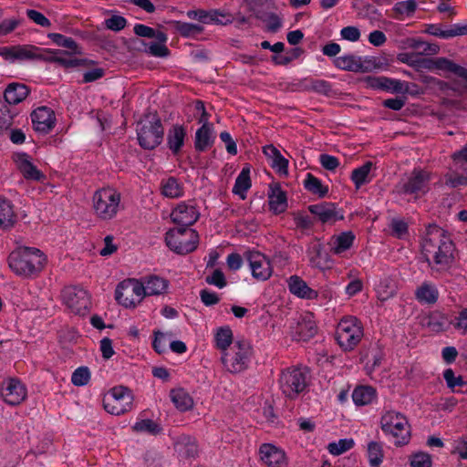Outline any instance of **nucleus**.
Instances as JSON below:
<instances>
[{"instance_id": "obj_4", "label": "nucleus", "mask_w": 467, "mask_h": 467, "mask_svg": "<svg viewBox=\"0 0 467 467\" xmlns=\"http://www.w3.org/2000/svg\"><path fill=\"white\" fill-rule=\"evenodd\" d=\"M363 336L362 323L354 316L343 317L336 327L335 339L344 352L354 350Z\"/></svg>"}, {"instance_id": "obj_60", "label": "nucleus", "mask_w": 467, "mask_h": 467, "mask_svg": "<svg viewBox=\"0 0 467 467\" xmlns=\"http://www.w3.org/2000/svg\"><path fill=\"white\" fill-rule=\"evenodd\" d=\"M367 88L375 90H385L386 82H389V78L385 76H367L363 79Z\"/></svg>"}, {"instance_id": "obj_52", "label": "nucleus", "mask_w": 467, "mask_h": 467, "mask_svg": "<svg viewBox=\"0 0 467 467\" xmlns=\"http://www.w3.org/2000/svg\"><path fill=\"white\" fill-rule=\"evenodd\" d=\"M16 114L5 102L0 99V133L12 126Z\"/></svg>"}, {"instance_id": "obj_7", "label": "nucleus", "mask_w": 467, "mask_h": 467, "mask_svg": "<svg viewBox=\"0 0 467 467\" xmlns=\"http://www.w3.org/2000/svg\"><path fill=\"white\" fill-rule=\"evenodd\" d=\"M120 193L113 188H102L93 195V207L97 216L102 220L114 218L120 204Z\"/></svg>"}, {"instance_id": "obj_41", "label": "nucleus", "mask_w": 467, "mask_h": 467, "mask_svg": "<svg viewBox=\"0 0 467 467\" xmlns=\"http://www.w3.org/2000/svg\"><path fill=\"white\" fill-rule=\"evenodd\" d=\"M168 24L183 37H194L203 31V27L197 24L171 20Z\"/></svg>"}, {"instance_id": "obj_3", "label": "nucleus", "mask_w": 467, "mask_h": 467, "mask_svg": "<svg viewBox=\"0 0 467 467\" xmlns=\"http://www.w3.org/2000/svg\"><path fill=\"white\" fill-rule=\"evenodd\" d=\"M310 382L307 367L292 366L282 370L278 383L282 393L289 400H296L304 393Z\"/></svg>"}, {"instance_id": "obj_51", "label": "nucleus", "mask_w": 467, "mask_h": 467, "mask_svg": "<svg viewBox=\"0 0 467 467\" xmlns=\"http://www.w3.org/2000/svg\"><path fill=\"white\" fill-rule=\"evenodd\" d=\"M132 429L137 432H145L151 435H158L162 431L160 424L150 419H145L137 421Z\"/></svg>"}, {"instance_id": "obj_5", "label": "nucleus", "mask_w": 467, "mask_h": 467, "mask_svg": "<svg viewBox=\"0 0 467 467\" xmlns=\"http://www.w3.org/2000/svg\"><path fill=\"white\" fill-rule=\"evenodd\" d=\"M380 428L388 437L393 438L396 446H403L409 443L410 439V428L407 418L400 412L386 410L380 417Z\"/></svg>"}, {"instance_id": "obj_59", "label": "nucleus", "mask_w": 467, "mask_h": 467, "mask_svg": "<svg viewBox=\"0 0 467 467\" xmlns=\"http://www.w3.org/2000/svg\"><path fill=\"white\" fill-rule=\"evenodd\" d=\"M205 282L213 285L219 289H223L227 285V281L223 272L217 268L213 271V273L205 277Z\"/></svg>"}, {"instance_id": "obj_30", "label": "nucleus", "mask_w": 467, "mask_h": 467, "mask_svg": "<svg viewBox=\"0 0 467 467\" xmlns=\"http://www.w3.org/2000/svg\"><path fill=\"white\" fill-rule=\"evenodd\" d=\"M334 66L345 71L351 72H367L368 67H365L361 61V57L354 55H346L337 57L334 60Z\"/></svg>"}, {"instance_id": "obj_24", "label": "nucleus", "mask_w": 467, "mask_h": 467, "mask_svg": "<svg viewBox=\"0 0 467 467\" xmlns=\"http://www.w3.org/2000/svg\"><path fill=\"white\" fill-rule=\"evenodd\" d=\"M16 221L17 215L13 202L9 199L0 196V230L9 231L15 226Z\"/></svg>"}, {"instance_id": "obj_48", "label": "nucleus", "mask_w": 467, "mask_h": 467, "mask_svg": "<svg viewBox=\"0 0 467 467\" xmlns=\"http://www.w3.org/2000/svg\"><path fill=\"white\" fill-rule=\"evenodd\" d=\"M443 183L450 189H456L467 186V176H463L457 171L450 169L448 172L443 175Z\"/></svg>"}, {"instance_id": "obj_11", "label": "nucleus", "mask_w": 467, "mask_h": 467, "mask_svg": "<svg viewBox=\"0 0 467 467\" xmlns=\"http://www.w3.org/2000/svg\"><path fill=\"white\" fill-rule=\"evenodd\" d=\"M0 394L5 404L16 407L27 398V388L20 379L9 377L3 381Z\"/></svg>"}, {"instance_id": "obj_53", "label": "nucleus", "mask_w": 467, "mask_h": 467, "mask_svg": "<svg viewBox=\"0 0 467 467\" xmlns=\"http://www.w3.org/2000/svg\"><path fill=\"white\" fill-rule=\"evenodd\" d=\"M233 22V16L224 11L220 9L208 10L207 25H227Z\"/></svg>"}, {"instance_id": "obj_57", "label": "nucleus", "mask_w": 467, "mask_h": 467, "mask_svg": "<svg viewBox=\"0 0 467 467\" xmlns=\"http://www.w3.org/2000/svg\"><path fill=\"white\" fill-rule=\"evenodd\" d=\"M410 464L411 467H431V456L424 451H418L410 457Z\"/></svg>"}, {"instance_id": "obj_12", "label": "nucleus", "mask_w": 467, "mask_h": 467, "mask_svg": "<svg viewBox=\"0 0 467 467\" xmlns=\"http://www.w3.org/2000/svg\"><path fill=\"white\" fill-rule=\"evenodd\" d=\"M431 177L429 172L421 169H414L405 182L399 184V192L420 196L428 192Z\"/></svg>"}, {"instance_id": "obj_43", "label": "nucleus", "mask_w": 467, "mask_h": 467, "mask_svg": "<svg viewBox=\"0 0 467 467\" xmlns=\"http://www.w3.org/2000/svg\"><path fill=\"white\" fill-rule=\"evenodd\" d=\"M19 169L26 180L40 181L42 172L29 160L27 154L19 157Z\"/></svg>"}, {"instance_id": "obj_47", "label": "nucleus", "mask_w": 467, "mask_h": 467, "mask_svg": "<svg viewBox=\"0 0 467 467\" xmlns=\"http://www.w3.org/2000/svg\"><path fill=\"white\" fill-rule=\"evenodd\" d=\"M442 377L446 382L447 388L452 392H460V389L467 386V381L461 375L456 376L452 368H449L443 370Z\"/></svg>"}, {"instance_id": "obj_39", "label": "nucleus", "mask_w": 467, "mask_h": 467, "mask_svg": "<svg viewBox=\"0 0 467 467\" xmlns=\"http://www.w3.org/2000/svg\"><path fill=\"white\" fill-rule=\"evenodd\" d=\"M176 450L185 458H194L198 454V445L195 438L182 435L176 442Z\"/></svg>"}, {"instance_id": "obj_6", "label": "nucleus", "mask_w": 467, "mask_h": 467, "mask_svg": "<svg viewBox=\"0 0 467 467\" xmlns=\"http://www.w3.org/2000/svg\"><path fill=\"white\" fill-rule=\"evenodd\" d=\"M164 136V129L161 119L155 113L150 119L140 123L137 129L139 145L143 150H154L161 144Z\"/></svg>"}, {"instance_id": "obj_22", "label": "nucleus", "mask_w": 467, "mask_h": 467, "mask_svg": "<svg viewBox=\"0 0 467 467\" xmlns=\"http://www.w3.org/2000/svg\"><path fill=\"white\" fill-rule=\"evenodd\" d=\"M306 255L312 267L324 270L328 268L329 255L325 252L324 245L319 240L309 243Z\"/></svg>"}, {"instance_id": "obj_46", "label": "nucleus", "mask_w": 467, "mask_h": 467, "mask_svg": "<svg viewBox=\"0 0 467 467\" xmlns=\"http://www.w3.org/2000/svg\"><path fill=\"white\" fill-rule=\"evenodd\" d=\"M215 346L223 352L226 351L233 343V331L229 326L217 328L214 335Z\"/></svg>"}, {"instance_id": "obj_58", "label": "nucleus", "mask_w": 467, "mask_h": 467, "mask_svg": "<svg viewBox=\"0 0 467 467\" xmlns=\"http://www.w3.org/2000/svg\"><path fill=\"white\" fill-rule=\"evenodd\" d=\"M126 281L130 282V290L131 293L136 299L137 303H140V301L148 296V293L146 292V285L143 280V277L140 279V281L136 279H127Z\"/></svg>"}, {"instance_id": "obj_20", "label": "nucleus", "mask_w": 467, "mask_h": 467, "mask_svg": "<svg viewBox=\"0 0 467 467\" xmlns=\"http://www.w3.org/2000/svg\"><path fill=\"white\" fill-rule=\"evenodd\" d=\"M259 454L261 461L267 467H284L286 464L285 451L271 443L262 444Z\"/></svg>"}, {"instance_id": "obj_61", "label": "nucleus", "mask_w": 467, "mask_h": 467, "mask_svg": "<svg viewBox=\"0 0 467 467\" xmlns=\"http://www.w3.org/2000/svg\"><path fill=\"white\" fill-rule=\"evenodd\" d=\"M417 8V3L415 0H405L395 4L393 11L399 15H412Z\"/></svg>"}, {"instance_id": "obj_8", "label": "nucleus", "mask_w": 467, "mask_h": 467, "mask_svg": "<svg viewBox=\"0 0 467 467\" xmlns=\"http://www.w3.org/2000/svg\"><path fill=\"white\" fill-rule=\"evenodd\" d=\"M134 396L128 387L119 385L111 388L103 399L105 410L112 415H121L133 408Z\"/></svg>"}, {"instance_id": "obj_63", "label": "nucleus", "mask_w": 467, "mask_h": 467, "mask_svg": "<svg viewBox=\"0 0 467 467\" xmlns=\"http://www.w3.org/2000/svg\"><path fill=\"white\" fill-rule=\"evenodd\" d=\"M200 299L205 306H213L220 302L219 295L207 288L202 289L199 293Z\"/></svg>"}, {"instance_id": "obj_9", "label": "nucleus", "mask_w": 467, "mask_h": 467, "mask_svg": "<svg viewBox=\"0 0 467 467\" xmlns=\"http://www.w3.org/2000/svg\"><path fill=\"white\" fill-rule=\"evenodd\" d=\"M251 356L250 344L245 340L236 341L234 346L222 353V363L231 373H238L248 367Z\"/></svg>"}, {"instance_id": "obj_2", "label": "nucleus", "mask_w": 467, "mask_h": 467, "mask_svg": "<svg viewBox=\"0 0 467 467\" xmlns=\"http://www.w3.org/2000/svg\"><path fill=\"white\" fill-rule=\"evenodd\" d=\"M47 258L38 248L20 246L10 253L8 265L22 278L33 279L43 271Z\"/></svg>"}, {"instance_id": "obj_55", "label": "nucleus", "mask_w": 467, "mask_h": 467, "mask_svg": "<svg viewBox=\"0 0 467 467\" xmlns=\"http://www.w3.org/2000/svg\"><path fill=\"white\" fill-rule=\"evenodd\" d=\"M389 228L391 234L399 239H403L409 234L408 223L403 219L393 218L390 221Z\"/></svg>"}, {"instance_id": "obj_49", "label": "nucleus", "mask_w": 467, "mask_h": 467, "mask_svg": "<svg viewBox=\"0 0 467 467\" xmlns=\"http://www.w3.org/2000/svg\"><path fill=\"white\" fill-rule=\"evenodd\" d=\"M47 36L55 45L67 48L74 53H79L78 43L72 37L59 33H49Z\"/></svg>"}, {"instance_id": "obj_62", "label": "nucleus", "mask_w": 467, "mask_h": 467, "mask_svg": "<svg viewBox=\"0 0 467 467\" xmlns=\"http://www.w3.org/2000/svg\"><path fill=\"white\" fill-rule=\"evenodd\" d=\"M127 25V19L124 16L114 15L105 20V26L108 29L114 32L122 30Z\"/></svg>"}, {"instance_id": "obj_23", "label": "nucleus", "mask_w": 467, "mask_h": 467, "mask_svg": "<svg viewBox=\"0 0 467 467\" xmlns=\"http://www.w3.org/2000/svg\"><path fill=\"white\" fill-rule=\"evenodd\" d=\"M289 292L301 299L314 300L318 297V292L312 289L300 276L294 275L287 279Z\"/></svg>"}, {"instance_id": "obj_15", "label": "nucleus", "mask_w": 467, "mask_h": 467, "mask_svg": "<svg viewBox=\"0 0 467 467\" xmlns=\"http://www.w3.org/2000/svg\"><path fill=\"white\" fill-rule=\"evenodd\" d=\"M174 234H166L165 242L167 246L179 254H190L196 250L199 243V234L195 230H190L189 235L184 237H174Z\"/></svg>"}, {"instance_id": "obj_64", "label": "nucleus", "mask_w": 467, "mask_h": 467, "mask_svg": "<svg viewBox=\"0 0 467 467\" xmlns=\"http://www.w3.org/2000/svg\"><path fill=\"white\" fill-rule=\"evenodd\" d=\"M454 327L462 335H467V307L459 311L458 316L455 317Z\"/></svg>"}, {"instance_id": "obj_35", "label": "nucleus", "mask_w": 467, "mask_h": 467, "mask_svg": "<svg viewBox=\"0 0 467 467\" xmlns=\"http://www.w3.org/2000/svg\"><path fill=\"white\" fill-rule=\"evenodd\" d=\"M130 282L122 281L119 283L115 289V299L116 301L125 307H135L138 303L134 298L130 290Z\"/></svg>"}, {"instance_id": "obj_44", "label": "nucleus", "mask_w": 467, "mask_h": 467, "mask_svg": "<svg viewBox=\"0 0 467 467\" xmlns=\"http://www.w3.org/2000/svg\"><path fill=\"white\" fill-rule=\"evenodd\" d=\"M367 455L370 467H380L384 459L382 443L374 441H369L368 443Z\"/></svg>"}, {"instance_id": "obj_32", "label": "nucleus", "mask_w": 467, "mask_h": 467, "mask_svg": "<svg viewBox=\"0 0 467 467\" xmlns=\"http://www.w3.org/2000/svg\"><path fill=\"white\" fill-rule=\"evenodd\" d=\"M250 172V166L248 164L244 165L236 177L232 190L233 193L238 195L242 200L246 198V192L252 186Z\"/></svg>"}, {"instance_id": "obj_45", "label": "nucleus", "mask_w": 467, "mask_h": 467, "mask_svg": "<svg viewBox=\"0 0 467 467\" xmlns=\"http://www.w3.org/2000/svg\"><path fill=\"white\" fill-rule=\"evenodd\" d=\"M334 241L333 252L336 254H342L350 249L355 241V234L351 231L342 232L336 235Z\"/></svg>"}, {"instance_id": "obj_29", "label": "nucleus", "mask_w": 467, "mask_h": 467, "mask_svg": "<svg viewBox=\"0 0 467 467\" xmlns=\"http://www.w3.org/2000/svg\"><path fill=\"white\" fill-rule=\"evenodd\" d=\"M16 60H41L45 61L47 48H41L33 45L15 46Z\"/></svg>"}, {"instance_id": "obj_33", "label": "nucleus", "mask_w": 467, "mask_h": 467, "mask_svg": "<svg viewBox=\"0 0 467 467\" xmlns=\"http://www.w3.org/2000/svg\"><path fill=\"white\" fill-rule=\"evenodd\" d=\"M377 399V390L372 386L360 385L354 389L352 400L357 406L371 404Z\"/></svg>"}, {"instance_id": "obj_17", "label": "nucleus", "mask_w": 467, "mask_h": 467, "mask_svg": "<svg viewBox=\"0 0 467 467\" xmlns=\"http://www.w3.org/2000/svg\"><path fill=\"white\" fill-rule=\"evenodd\" d=\"M317 333V326L312 314L302 317L292 327L293 338L297 341H308Z\"/></svg>"}, {"instance_id": "obj_37", "label": "nucleus", "mask_w": 467, "mask_h": 467, "mask_svg": "<svg viewBox=\"0 0 467 467\" xmlns=\"http://www.w3.org/2000/svg\"><path fill=\"white\" fill-rule=\"evenodd\" d=\"M148 296H159L165 293L169 287V281L158 275H147L143 277Z\"/></svg>"}, {"instance_id": "obj_38", "label": "nucleus", "mask_w": 467, "mask_h": 467, "mask_svg": "<svg viewBox=\"0 0 467 467\" xmlns=\"http://www.w3.org/2000/svg\"><path fill=\"white\" fill-rule=\"evenodd\" d=\"M303 185L308 192L319 198H324L328 193V186L324 185L319 178L309 172L306 173Z\"/></svg>"}, {"instance_id": "obj_14", "label": "nucleus", "mask_w": 467, "mask_h": 467, "mask_svg": "<svg viewBox=\"0 0 467 467\" xmlns=\"http://www.w3.org/2000/svg\"><path fill=\"white\" fill-rule=\"evenodd\" d=\"M244 257L249 264L254 278L265 281L271 277L273 269L270 261L263 254L249 250L244 254Z\"/></svg>"}, {"instance_id": "obj_18", "label": "nucleus", "mask_w": 467, "mask_h": 467, "mask_svg": "<svg viewBox=\"0 0 467 467\" xmlns=\"http://www.w3.org/2000/svg\"><path fill=\"white\" fill-rule=\"evenodd\" d=\"M308 211L322 223H335L344 219V215L339 213L336 203L333 202L311 204L308 206Z\"/></svg>"}, {"instance_id": "obj_1", "label": "nucleus", "mask_w": 467, "mask_h": 467, "mask_svg": "<svg viewBox=\"0 0 467 467\" xmlns=\"http://www.w3.org/2000/svg\"><path fill=\"white\" fill-rule=\"evenodd\" d=\"M422 249L426 256H431L432 262L437 267L432 270H443L452 261L454 244L446 230L435 223L426 227L422 241Z\"/></svg>"}, {"instance_id": "obj_25", "label": "nucleus", "mask_w": 467, "mask_h": 467, "mask_svg": "<svg viewBox=\"0 0 467 467\" xmlns=\"http://www.w3.org/2000/svg\"><path fill=\"white\" fill-rule=\"evenodd\" d=\"M186 136V129L182 125L174 124L169 130L167 134V147L173 155H177L181 152L184 146Z\"/></svg>"}, {"instance_id": "obj_28", "label": "nucleus", "mask_w": 467, "mask_h": 467, "mask_svg": "<svg viewBox=\"0 0 467 467\" xmlns=\"http://www.w3.org/2000/svg\"><path fill=\"white\" fill-rule=\"evenodd\" d=\"M29 89L25 84L10 83L4 91V100L9 107L22 102L29 95Z\"/></svg>"}, {"instance_id": "obj_21", "label": "nucleus", "mask_w": 467, "mask_h": 467, "mask_svg": "<svg viewBox=\"0 0 467 467\" xmlns=\"http://www.w3.org/2000/svg\"><path fill=\"white\" fill-rule=\"evenodd\" d=\"M269 211L278 215L287 209V195L279 183L271 184L267 192Z\"/></svg>"}, {"instance_id": "obj_10", "label": "nucleus", "mask_w": 467, "mask_h": 467, "mask_svg": "<svg viewBox=\"0 0 467 467\" xmlns=\"http://www.w3.org/2000/svg\"><path fill=\"white\" fill-rule=\"evenodd\" d=\"M63 301L72 313L84 316L90 306V296L86 289L67 286L62 291Z\"/></svg>"}, {"instance_id": "obj_34", "label": "nucleus", "mask_w": 467, "mask_h": 467, "mask_svg": "<svg viewBox=\"0 0 467 467\" xmlns=\"http://www.w3.org/2000/svg\"><path fill=\"white\" fill-rule=\"evenodd\" d=\"M213 127L202 125L195 132L194 148L199 152L205 151L213 144Z\"/></svg>"}, {"instance_id": "obj_26", "label": "nucleus", "mask_w": 467, "mask_h": 467, "mask_svg": "<svg viewBox=\"0 0 467 467\" xmlns=\"http://www.w3.org/2000/svg\"><path fill=\"white\" fill-rule=\"evenodd\" d=\"M264 154L271 161L270 166L275 170L280 175H287L288 160H286L280 150L274 145H266L263 148Z\"/></svg>"}, {"instance_id": "obj_36", "label": "nucleus", "mask_w": 467, "mask_h": 467, "mask_svg": "<svg viewBox=\"0 0 467 467\" xmlns=\"http://www.w3.org/2000/svg\"><path fill=\"white\" fill-rule=\"evenodd\" d=\"M67 53L62 50H52L47 48L45 61L57 62L66 68H73L82 65V60L78 58L67 57Z\"/></svg>"}, {"instance_id": "obj_50", "label": "nucleus", "mask_w": 467, "mask_h": 467, "mask_svg": "<svg viewBox=\"0 0 467 467\" xmlns=\"http://www.w3.org/2000/svg\"><path fill=\"white\" fill-rule=\"evenodd\" d=\"M354 446L355 441L353 439H340L337 441L328 443L327 451L334 456H339L351 450Z\"/></svg>"}, {"instance_id": "obj_31", "label": "nucleus", "mask_w": 467, "mask_h": 467, "mask_svg": "<svg viewBox=\"0 0 467 467\" xmlns=\"http://www.w3.org/2000/svg\"><path fill=\"white\" fill-rule=\"evenodd\" d=\"M170 398L175 408L181 412L191 410L193 408V399L183 388L171 389Z\"/></svg>"}, {"instance_id": "obj_27", "label": "nucleus", "mask_w": 467, "mask_h": 467, "mask_svg": "<svg viewBox=\"0 0 467 467\" xmlns=\"http://www.w3.org/2000/svg\"><path fill=\"white\" fill-rule=\"evenodd\" d=\"M161 194L169 199H179L184 195V184L176 177L169 176L161 181Z\"/></svg>"}, {"instance_id": "obj_40", "label": "nucleus", "mask_w": 467, "mask_h": 467, "mask_svg": "<svg viewBox=\"0 0 467 467\" xmlns=\"http://www.w3.org/2000/svg\"><path fill=\"white\" fill-rule=\"evenodd\" d=\"M433 63L436 68L452 73L467 81V68L445 57H438Z\"/></svg>"}, {"instance_id": "obj_54", "label": "nucleus", "mask_w": 467, "mask_h": 467, "mask_svg": "<svg viewBox=\"0 0 467 467\" xmlns=\"http://www.w3.org/2000/svg\"><path fill=\"white\" fill-rule=\"evenodd\" d=\"M91 378L90 370L86 366L78 367L74 370L71 376V382L74 386L82 387L86 386Z\"/></svg>"}, {"instance_id": "obj_16", "label": "nucleus", "mask_w": 467, "mask_h": 467, "mask_svg": "<svg viewBox=\"0 0 467 467\" xmlns=\"http://www.w3.org/2000/svg\"><path fill=\"white\" fill-rule=\"evenodd\" d=\"M33 128L42 134L49 133L56 125L54 110L47 106H40L34 109L30 115Z\"/></svg>"}, {"instance_id": "obj_56", "label": "nucleus", "mask_w": 467, "mask_h": 467, "mask_svg": "<svg viewBox=\"0 0 467 467\" xmlns=\"http://www.w3.org/2000/svg\"><path fill=\"white\" fill-rule=\"evenodd\" d=\"M145 52L155 57H166L170 55V50L165 44L150 41L144 43Z\"/></svg>"}, {"instance_id": "obj_19", "label": "nucleus", "mask_w": 467, "mask_h": 467, "mask_svg": "<svg viewBox=\"0 0 467 467\" xmlns=\"http://www.w3.org/2000/svg\"><path fill=\"white\" fill-rule=\"evenodd\" d=\"M414 297L421 306H434L440 298V291L437 285L430 280H424L415 291Z\"/></svg>"}, {"instance_id": "obj_13", "label": "nucleus", "mask_w": 467, "mask_h": 467, "mask_svg": "<svg viewBox=\"0 0 467 467\" xmlns=\"http://www.w3.org/2000/svg\"><path fill=\"white\" fill-rule=\"evenodd\" d=\"M172 222L178 225H192L200 218V212L195 200L181 202L172 209Z\"/></svg>"}, {"instance_id": "obj_42", "label": "nucleus", "mask_w": 467, "mask_h": 467, "mask_svg": "<svg viewBox=\"0 0 467 467\" xmlns=\"http://www.w3.org/2000/svg\"><path fill=\"white\" fill-rule=\"evenodd\" d=\"M373 163L366 161L363 165L354 169L351 172L350 179L353 182L356 189H359L364 184L370 182L369 172L372 169Z\"/></svg>"}]
</instances>
